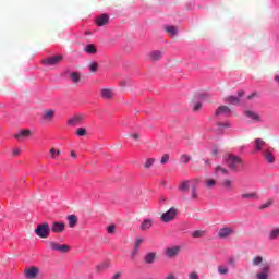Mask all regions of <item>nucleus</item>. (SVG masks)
<instances>
[{
  "instance_id": "1",
  "label": "nucleus",
  "mask_w": 279,
  "mask_h": 279,
  "mask_svg": "<svg viewBox=\"0 0 279 279\" xmlns=\"http://www.w3.org/2000/svg\"><path fill=\"white\" fill-rule=\"evenodd\" d=\"M226 162L231 171L239 172L241 171V167H243V159L236 155H229Z\"/></svg>"
},
{
  "instance_id": "2",
  "label": "nucleus",
  "mask_w": 279,
  "mask_h": 279,
  "mask_svg": "<svg viewBox=\"0 0 279 279\" xmlns=\"http://www.w3.org/2000/svg\"><path fill=\"white\" fill-rule=\"evenodd\" d=\"M35 234L39 236V239H49V234H51V229L49 228V223L37 225L35 229Z\"/></svg>"
},
{
  "instance_id": "3",
  "label": "nucleus",
  "mask_w": 279,
  "mask_h": 279,
  "mask_svg": "<svg viewBox=\"0 0 279 279\" xmlns=\"http://www.w3.org/2000/svg\"><path fill=\"white\" fill-rule=\"evenodd\" d=\"M49 247L53 252H61V254H68V252H71V246L68 244H59L58 242H49Z\"/></svg>"
},
{
  "instance_id": "4",
  "label": "nucleus",
  "mask_w": 279,
  "mask_h": 279,
  "mask_svg": "<svg viewBox=\"0 0 279 279\" xmlns=\"http://www.w3.org/2000/svg\"><path fill=\"white\" fill-rule=\"evenodd\" d=\"M175 217H178V209L171 207L168 211L161 215V221H163V223H169V221H173Z\"/></svg>"
},
{
  "instance_id": "5",
  "label": "nucleus",
  "mask_w": 279,
  "mask_h": 279,
  "mask_svg": "<svg viewBox=\"0 0 279 279\" xmlns=\"http://www.w3.org/2000/svg\"><path fill=\"white\" fill-rule=\"evenodd\" d=\"M63 58L64 57H62L61 54L49 57L48 59H45L43 61V64H45V66H56V64H60L62 62Z\"/></svg>"
},
{
  "instance_id": "6",
  "label": "nucleus",
  "mask_w": 279,
  "mask_h": 279,
  "mask_svg": "<svg viewBox=\"0 0 279 279\" xmlns=\"http://www.w3.org/2000/svg\"><path fill=\"white\" fill-rule=\"evenodd\" d=\"M38 274H40V269L35 266H32L24 270V276L27 279H36L38 277Z\"/></svg>"
},
{
  "instance_id": "7",
  "label": "nucleus",
  "mask_w": 279,
  "mask_h": 279,
  "mask_svg": "<svg viewBox=\"0 0 279 279\" xmlns=\"http://www.w3.org/2000/svg\"><path fill=\"white\" fill-rule=\"evenodd\" d=\"M232 110L228 106H220L216 110V117H230Z\"/></svg>"
},
{
  "instance_id": "8",
  "label": "nucleus",
  "mask_w": 279,
  "mask_h": 279,
  "mask_svg": "<svg viewBox=\"0 0 279 279\" xmlns=\"http://www.w3.org/2000/svg\"><path fill=\"white\" fill-rule=\"evenodd\" d=\"M269 270H270L269 264H264V266L262 267V271L256 275V278L257 279H268Z\"/></svg>"
},
{
  "instance_id": "9",
  "label": "nucleus",
  "mask_w": 279,
  "mask_h": 279,
  "mask_svg": "<svg viewBox=\"0 0 279 279\" xmlns=\"http://www.w3.org/2000/svg\"><path fill=\"white\" fill-rule=\"evenodd\" d=\"M109 21H110V15L101 14L96 19V25H98V27H104V25H108Z\"/></svg>"
},
{
  "instance_id": "10",
  "label": "nucleus",
  "mask_w": 279,
  "mask_h": 279,
  "mask_svg": "<svg viewBox=\"0 0 279 279\" xmlns=\"http://www.w3.org/2000/svg\"><path fill=\"white\" fill-rule=\"evenodd\" d=\"M144 241L145 240L142 239V238H136L135 239L134 251L131 254V260H134V258H136V252H138V248L141 247V245H143Z\"/></svg>"
},
{
  "instance_id": "11",
  "label": "nucleus",
  "mask_w": 279,
  "mask_h": 279,
  "mask_svg": "<svg viewBox=\"0 0 279 279\" xmlns=\"http://www.w3.org/2000/svg\"><path fill=\"white\" fill-rule=\"evenodd\" d=\"M83 119L84 117H82L81 114L74 116L69 119L68 125H71V128H75V125H80V123H82Z\"/></svg>"
},
{
  "instance_id": "12",
  "label": "nucleus",
  "mask_w": 279,
  "mask_h": 279,
  "mask_svg": "<svg viewBox=\"0 0 279 279\" xmlns=\"http://www.w3.org/2000/svg\"><path fill=\"white\" fill-rule=\"evenodd\" d=\"M66 225L64 222H53L51 227V232H54L56 234L62 233Z\"/></svg>"
},
{
  "instance_id": "13",
  "label": "nucleus",
  "mask_w": 279,
  "mask_h": 279,
  "mask_svg": "<svg viewBox=\"0 0 279 279\" xmlns=\"http://www.w3.org/2000/svg\"><path fill=\"white\" fill-rule=\"evenodd\" d=\"M178 254H180V246H173L166 250V256H168V258H175Z\"/></svg>"
},
{
  "instance_id": "14",
  "label": "nucleus",
  "mask_w": 279,
  "mask_h": 279,
  "mask_svg": "<svg viewBox=\"0 0 279 279\" xmlns=\"http://www.w3.org/2000/svg\"><path fill=\"white\" fill-rule=\"evenodd\" d=\"M32 136V131L29 129L22 130L17 134H15V138L17 141H23V138H29Z\"/></svg>"
},
{
  "instance_id": "15",
  "label": "nucleus",
  "mask_w": 279,
  "mask_h": 279,
  "mask_svg": "<svg viewBox=\"0 0 279 279\" xmlns=\"http://www.w3.org/2000/svg\"><path fill=\"white\" fill-rule=\"evenodd\" d=\"M242 199H260V196L256 192H246L241 195Z\"/></svg>"
},
{
  "instance_id": "16",
  "label": "nucleus",
  "mask_w": 279,
  "mask_h": 279,
  "mask_svg": "<svg viewBox=\"0 0 279 279\" xmlns=\"http://www.w3.org/2000/svg\"><path fill=\"white\" fill-rule=\"evenodd\" d=\"M70 80L73 84H80L82 74L80 72H69Z\"/></svg>"
},
{
  "instance_id": "17",
  "label": "nucleus",
  "mask_w": 279,
  "mask_h": 279,
  "mask_svg": "<svg viewBox=\"0 0 279 279\" xmlns=\"http://www.w3.org/2000/svg\"><path fill=\"white\" fill-rule=\"evenodd\" d=\"M149 58L153 62H158L162 58V50H154L149 53Z\"/></svg>"
},
{
  "instance_id": "18",
  "label": "nucleus",
  "mask_w": 279,
  "mask_h": 279,
  "mask_svg": "<svg viewBox=\"0 0 279 279\" xmlns=\"http://www.w3.org/2000/svg\"><path fill=\"white\" fill-rule=\"evenodd\" d=\"M232 232H234V230H232V228H222L219 230L218 232V236H220V239H226V236H230V234H232Z\"/></svg>"
},
{
  "instance_id": "19",
  "label": "nucleus",
  "mask_w": 279,
  "mask_h": 279,
  "mask_svg": "<svg viewBox=\"0 0 279 279\" xmlns=\"http://www.w3.org/2000/svg\"><path fill=\"white\" fill-rule=\"evenodd\" d=\"M205 189H215L217 186V179L207 178L204 180Z\"/></svg>"
},
{
  "instance_id": "20",
  "label": "nucleus",
  "mask_w": 279,
  "mask_h": 279,
  "mask_svg": "<svg viewBox=\"0 0 279 279\" xmlns=\"http://www.w3.org/2000/svg\"><path fill=\"white\" fill-rule=\"evenodd\" d=\"M193 186V182L191 181H182L181 184L179 185V191H181V193H186V191H189V189H192Z\"/></svg>"
},
{
  "instance_id": "21",
  "label": "nucleus",
  "mask_w": 279,
  "mask_h": 279,
  "mask_svg": "<svg viewBox=\"0 0 279 279\" xmlns=\"http://www.w3.org/2000/svg\"><path fill=\"white\" fill-rule=\"evenodd\" d=\"M265 145H267V143L263 138H256L254 141L255 151H260Z\"/></svg>"
},
{
  "instance_id": "22",
  "label": "nucleus",
  "mask_w": 279,
  "mask_h": 279,
  "mask_svg": "<svg viewBox=\"0 0 279 279\" xmlns=\"http://www.w3.org/2000/svg\"><path fill=\"white\" fill-rule=\"evenodd\" d=\"M112 89L110 88H102L100 90V97H102V99H112Z\"/></svg>"
},
{
  "instance_id": "23",
  "label": "nucleus",
  "mask_w": 279,
  "mask_h": 279,
  "mask_svg": "<svg viewBox=\"0 0 279 279\" xmlns=\"http://www.w3.org/2000/svg\"><path fill=\"white\" fill-rule=\"evenodd\" d=\"M84 52L93 56V54L97 53V47H95V45H93V44H88L85 46Z\"/></svg>"
},
{
  "instance_id": "24",
  "label": "nucleus",
  "mask_w": 279,
  "mask_h": 279,
  "mask_svg": "<svg viewBox=\"0 0 279 279\" xmlns=\"http://www.w3.org/2000/svg\"><path fill=\"white\" fill-rule=\"evenodd\" d=\"M144 260L147 265L154 264V262L156 260V253L146 254V256L144 257Z\"/></svg>"
},
{
  "instance_id": "25",
  "label": "nucleus",
  "mask_w": 279,
  "mask_h": 279,
  "mask_svg": "<svg viewBox=\"0 0 279 279\" xmlns=\"http://www.w3.org/2000/svg\"><path fill=\"white\" fill-rule=\"evenodd\" d=\"M264 156H265L267 162H269L270 165H274V162H276V158L274 157V154L271 151L265 150Z\"/></svg>"
},
{
  "instance_id": "26",
  "label": "nucleus",
  "mask_w": 279,
  "mask_h": 279,
  "mask_svg": "<svg viewBox=\"0 0 279 279\" xmlns=\"http://www.w3.org/2000/svg\"><path fill=\"white\" fill-rule=\"evenodd\" d=\"M226 101L228 104H232V106H238V104L241 102V98L236 97V96H229L226 98Z\"/></svg>"
},
{
  "instance_id": "27",
  "label": "nucleus",
  "mask_w": 279,
  "mask_h": 279,
  "mask_svg": "<svg viewBox=\"0 0 279 279\" xmlns=\"http://www.w3.org/2000/svg\"><path fill=\"white\" fill-rule=\"evenodd\" d=\"M68 221H69L70 228H75V226H77V216L75 215L68 216Z\"/></svg>"
},
{
  "instance_id": "28",
  "label": "nucleus",
  "mask_w": 279,
  "mask_h": 279,
  "mask_svg": "<svg viewBox=\"0 0 279 279\" xmlns=\"http://www.w3.org/2000/svg\"><path fill=\"white\" fill-rule=\"evenodd\" d=\"M108 267H110V263L104 262L102 264H100L96 267V271H97V274H101L102 271H106V269H108Z\"/></svg>"
},
{
  "instance_id": "29",
  "label": "nucleus",
  "mask_w": 279,
  "mask_h": 279,
  "mask_svg": "<svg viewBox=\"0 0 279 279\" xmlns=\"http://www.w3.org/2000/svg\"><path fill=\"white\" fill-rule=\"evenodd\" d=\"M151 226H153L151 219H146L142 222L140 230H149V228H151Z\"/></svg>"
},
{
  "instance_id": "30",
  "label": "nucleus",
  "mask_w": 279,
  "mask_h": 279,
  "mask_svg": "<svg viewBox=\"0 0 279 279\" xmlns=\"http://www.w3.org/2000/svg\"><path fill=\"white\" fill-rule=\"evenodd\" d=\"M165 31L169 36H175L178 34V28L175 26H166Z\"/></svg>"
},
{
  "instance_id": "31",
  "label": "nucleus",
  "mask_w": 279,
  "mask_h": 279,
  "mask_svg": "<svg viewBox=\"0 0 279 279\" xmlns=\"http://www.w3.org/2000/svg\"><path fill=\"white\" fill-rule=\"evenodd\" d=\"M216 175H228V169L217 166L216 167Z\"/></svg>"
},
{
  "instance_id": "32",
  "label": "nucleus",
  "mask_w": 279,
  "mask_h": 279,
  "mask_svg": "<svg viewBox=\"0 0 279 279\" xmlns=\"http://www.w3.org/2000/svg\"><path fill=\"white\" fill-rule=\"evenodd\" d=\"M278 236H279V228H276L272 231H270V233H269L270 241H276V239H278Z\"/></svg>"
},
{
  "instance_id": "33",
  "label": "nucleus",
  "mask_w": 279,
  "mask_h": 279,
  "mask_svg": "<svg viewBox=\"0 0 279 279\" xmlns=\"http://www.w3.org/2000/svg\"><path fill=\"white\" fill-rule=\"evenodd\" d=\"M245 116L248 117V119H253V121H258L260 119L254 111H246Z\"/></svg>"
},
{
  "instance_id": "34",
  "label": "nucleus",
  "mask_w": 279,
  "mask_h": 279,
  "mask_svg": "<svg viewBox=\"0 0 279 279\" xmlns=\"http://www.w3.org/2000/svg\"><path fill=\"white\" fill-rule=\"evenodd\" d=\"M222 186L226 189V191H232V181L230 179H226L222 182Z\"/></svg>"
},
{
  "instance_id": "35",
  "label": "nucleus",
  "mask_w": 279,
  "mask_h": 279,
  "mask_svg": "<svg viewBox=\"0 0 279 279\" xmlns=\"http://www.w3.org/2000/svg\"><path fill=\"white\" fill-rule=\"evenodd\" d=\"M274 205V199L270 198L266 203H264L262 206L258 207V210H265V208H269V206Z\"/></svg>"
},
{
  "instance_id": "36",
  "label": "nucleus",
  "mask_w": 279,
  "mask_h": 279,
  "mask_svg": "<svg viewBox=\"0 0 279 279\" xmlns=\"http://www.w3.org/2000/svg\"><path fill=\"white\" fill-rule=\"evenodd\" d=\"M52 117H56V111L53 109L46 110L44 119L50 120Z\"/></svg>"
},
{
  "instance_id": "37",
  "label": "nucleus",
  "mask_w": 279,
  "mask_h": 279,
  "mask_svg": "<svg viewBox=\"0 0 279 279\" xmlns=\"http://www.w3.org/2000/svg\"><path fill=\"white\" fill-rule=\"evenodd\" d=\"M98 69H99V64H98L97 62H92V63H90V65H89V71H90L92 73H97Z\"/></svg>"
},
{
  "instance_id": "38",
  "label": "nucleus",
  "mask_w": 279,
  "mask_h": 279,
  "mask_svg": "<svg viewBox=\"0 0 279 279\" xmlns=\"http://www.w3.org/2000/svg\"><path fill=\"white\" fill-rule=\"evenodd\" d=\"M154 162H156V159H154V158L147 159L145 165H144V168L145 169H150L153 167Z\"/></svg>"
},
{
  "instance_id": "39",
  "label": "nucleus",
  "mask_w": 279,
  "mask_h": 279,
  "mask_svg": "<svg viewBox=\"0 0 279 279\" xmlns=\"http://www.w3.org/2000/svg\"><path fill=\"white\" fill-rule=\"evenodd\" d=\"M260 263H263V257L256 256V257L253 258V265L255 267H258V265H260Z\"/></svg>"
},
{
  "instance_id": "40",
  "label": "nucleus",
  "mask_w": 279,
  "mask_h": 279,
  "mask_svg": "<svg viewBox=\"0 0 279 279\" xmlns=\"http://www.w3.org/2000/svg\"><path fill=\"white\" fill-rule=\"evenodd\" d=\"M116 230H117L116 225H110L109 227H107L108 234H114Z\"/></svg>"
},
{
  "instance_id": "41",
  "label": "nucleus",
  "mask_w": 279,
  "mask_h": 279,
  "mask_svg": "<svg viewBox=\"0 0 279 279\" xmlns=\"http://www.w3.org/2000/svg\"><path fill=\"white\" fill-rule=\"evenodd\" d=\"M77 136H86V129L78 128L76 131Z\"/></svg>"
},
{
  "instance_id": "42",
  "label": "nucleus",
  "mask_w": 279,
  "mask_h": 279,
  "mask_svg": "<svg viewBox=\"0 0 279 279\" xmlns=\"http://www.w3.org/2000/svg\"><path fill=\"white\" fill-rule=\"evenodd\" d=\"M181 160H182V162H184V165H187V162H191V156L182 155Z\"/></svg>"
},
{
  "instance_id": "43",
  "label": "nucleus",
  "mask_w": 279,
  "mask_h": 279,
  "mask_svg": "<svg viewBox=\"0 0 279 279\" xmlns=\"http://www.w3.org/2000/svg\"><path fill=\"white\" fill-rule=\"evenodd\" d=\"M192 199H197V187L195 185H192Z\"/></svg>"
},
{
  "instance_id": "44",
  "label": "nucleus",
  "mask_w": 279,
  "mask_h": 279,
  "mask_svg": "<svg viewBox=\"0 0 279 279\" xmlns=\"http://www.w3.org/2000/svg\"><path fill=\"white\" fill-rule=\"evenodd\" d=\"M192 236L194 239H199L201 236H204V231H199V230L198 231H194Z\"/></svg>"
},
{
  "instance_id": "45",
  "label": "nucleus",
  "mask_w": 279,
  "mask_h": 279,
  "mask_svg": "<svg viewBox=\"0 0 279 279\" xmlns=\"http://www.w3.org/2000/svg\"><path fill=\"white\" fill-rule=\"evenodd\" d=\"M218 272L221 275V276H226V274H228V268L223 267V266H219L218 267Z\"/></svg>"
},
{
  "instance_id": "46",
  "label": "nucleus",
  "mask_w": 279,
  "mask_h": 279,
  "mask_svg": "<svg viewBox=\"0 0 279 279\" xmlns=\"http://www.w3.org/2000/svg\"><path fill=\"white\" fill-rule=\"evenodd\" d=\"M51 158H57V156H60V150H56V148L50 149Z\"/></svg>"
},
{
  "instance_id": "47",
  "label": "nucleus",
  "mask_w": 279,
  "mask_h": 279,
  "mask_svg": "<svg viewBox=\"0 0 279 279\" xmlns=\"http://www.w3.org/2000/svg\"><path fill=\"white\" fill-rule=\"evenodd\" d=\"M167 162H169V154H165L160 160L161 165H167Z\"/></svg>"
},
{
  "instance_id": "48",
  "label": "nucleus",
  "mask_w": 279,
  "mask_h": 279,
  "mask_svg": "<svg viewBox=\"0 0 279 279\" xmlns=\"http://www.w3.org/2000/svg\"><path fill=\"white\" fill-rule=\"evenodd\" d=\"M189 279H199V274H197L196 271L190 272Z\"/></svg>"
},
{
  "instance_id": "49",
  "label": "nucleus",
  "mask_w": 279,
  "mask_h": 279,
  "mask_svg": "<svg viewBox=\"0 0 279 279\" xmlns=\"http://www.w3.org/2000/svg\"><path fill=\"white\" fill-rule=\"evenodd\" d=\"M202 109V102H196L193 107L194 112H199Z\"/></svg>"
},
{
  "instance_id": "50",
  "label": "nucleus",
  "mask_w": 279,
  "mask_h": 279,
  "mask_svg": "<svg viewBox=\"0 0 279 279\" xmlns=\"http://www.w3.org/2000/svg\"><path fill=\"white\" fill-rule=\"evenodd\" d=\"M223 128H230V124L228 122L225 123H218V130H223Z\"/></svg>"
},
{
  "instance_id": "51",
  "label": "nucleus",
  "mask_w": 279,
  "mask_h": 279,
  "mask_svg": "<svg viewBox=\"0 0 279 279\" xmlns=\"http://www.w3.org/2000/svg\"><path fill=\"white\" fill-rule=\"evenodd\" d=\"M165 279H178V277L175 276V272H169Z\"/></svg>"
},
{
  "instance_id": "52",
  "label": "nucleus",
  "mask_w": 279,
  "mask_h": 279,
  "mask_svg": "<svg viewBox=\"0 0 279 279\" xmlns=\"http://www.w3.org/2000/svg\"><path fill=\"white\" fill-rule=\"evenodd\" d=\"M258 96V92H253L251 95L247 96V99H254V97Z\"/></svg>"
},
{
  "instance_id": "53",
  "label": "nucleus",
  "mask_w": 279,
  "mask_h": 279,
  "mask_svg": "<svg viewBox=\"0 0 279 279\" xmlns=\"http://www.w3.org/2000/svg\"><path fill=\"white\" fill-rule=\"evenodd\" d=\"M131 136H132V138H134V141H138L141 138L138 133H133V134H131Z\"/></svg>"
},
{
  "instance_id": "54",
  "label": "nucleus",
  "mask_w": 279,
  "mask_h": 279,
  "mask_svg": "<svg viewBox=\"0 0 279 279\" xmlns=\"http://www.w3.org/2000/svg\"><path fill=\"white\" fill-rule=\"evenodd\" d=\"M21 154V148L13 149V156H19Z\"/></svg>"
},
{
  "instance_id": "55",
  "label": "nucleus",
  "mask_w": 279,
  "mask_h": 279,
  "mask_svg": "<svg viewBox=\"0 0 279 279\" xmlns=\"http://www.w3.org/2000/svg\"><path fill=\"white\" fill-rule=\"evenodd\" d=\"M245 95V92H238V99H241Z\"/></svg>"
},
{
  "instance_id": "56",
  "label": "nucleus",
  "mask_w": 279,
  "mask_h": 279,
  "mask_svg": "<svg viewBox=\"0 0 279 279\" xmlns=\"http://www.w3.org/2000/svg\"><path fill=\"white\" fill-rule=\"evenodd\" d=\"M121 278V272H118L116 275H113L112 279H120Z\"/></svg>"
},
{
  "instance_id": "57",
  "label": "nucleus",
  "mask_w": 279,
  "mask_h": 279,
  "mask_svg": "<svg viewBox=\"0 0 279 279\" xmlns=\"http://www.w3.org/2000/svg\"><path fill=\"white\" fill-rule=\"evenodd\" d=\"M217 154H219V149L214 148V149H213V156H217Z\"/></svg>"
},
{
  "instance_id": "58",
  "label": "nucleus",
  "mask_w": 279,
  "mask_h": 279,
  "mask_svg": "<svg viewBox=\"0 0 279 279\" xmlns=\"http://www.w3.org/2000/svg\"><path fill=\"white\" fill-rule=\"evenodd\" d=\"M71 156H72L73 158H77V155L75 154V151H72V153H71Z\"/></svg>"
},
{
  "instance_id": "59",
  "label": "nucleus",
  "mask_w": 279,
  "mask_h": 279,
  "mask_svg": "<svg viewBox=\"0 0 279 279\" xmlns=\"http://www.w3.org/2000/svg\"><path fill=\"white\" fill-rule=\"evenodd\" d=\"M228 263H229V265H234V259L231 258V259H229Z\"/></svg>"
}]
</instances>
